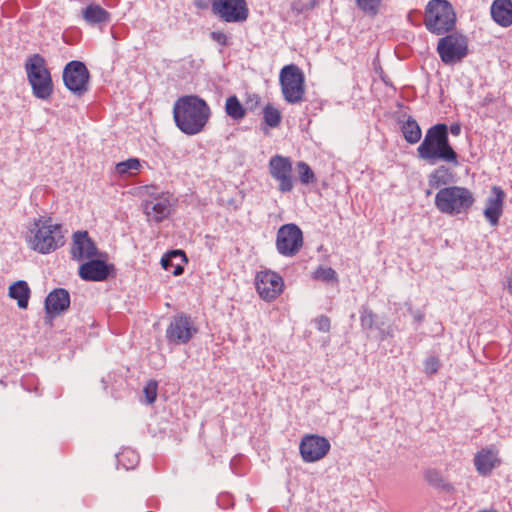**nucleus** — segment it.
Returning <instances> with one entry per match:
<instances>
[{"instance_id": "b1692460", "label": "nucleus", "mask_w": 512, "mask_h": 512, "mask_svg": "<svg viewBox=\"0 0 512 512\" xmlns=\"http://www.w3.org/2000/svg\"><path fill=\"white\" fill-rule=\"evenodd\" d=\"M186 262L187 258L183 251L173 250L162 257L161 265L166 271L178 276L183 273Z\"/></svg>"}, {"instance_id": "c85d7f7f", "label": "nucleus", "mask_w": 512, "mask_h": 512, "mask_svg": "<svg viewBox=\"0 0 512 512\" xmlns=\"http://www.w3.org/2000/svg\"><path fill=\"white\" fill-rule=\"evenodd\" d=\"M263 120L267 126L276 128L282 121V114L277 107L271 103H268L263 108Z\"/></svg>"}, {"instance_id": "4be33fe9", "label": "nucleus", "mask_w": 512, "mask_h": 512, "mask_svg": "<svg viewBox=\"0 0 512 512\" xmlns=\"http://www.w3.org/2000/svg\"><path fill=\"white\" fill-rule=\"evenodd\" d=\"M492 19L501 27L512 25V0H494L491 5Z\"/></svg>"}, {"instance_id": "c9c22d12", "label": "nucleus", "mask_w": 512, "mask_h": 512, "mask_svg": "<svg viewBox=\"0 0 512 512\" xmlns=\"http://www.w3.org/2000/svg\"><path fill=\"white\" fill-rule=\"evenodd\" d=\"M425 480L433 486H440L443 483V477L439 470L437 469H427L424 472Z\"/></svg>"}, {"instance_id": "6e6552de", "label": "nucleus", "mask_w": 512, "mask_h": 512, "mask_svg": "<svg viewBox=\"0 0 512 512\" xmlns=\"http://www.w3.org/2000/svg\"><path fill=\"white\" fill-rule=\"evenodd\" d=\"M153 186L145 187L148 198L143 202V212L149 222L161 223L172 213L176 200L168 192L149 193Z\"/></svg>"}, {"instance_id": "39448f33", "label": "nucleus", "mask_w": 512, "mask_h": 512, "mask_svg": "<svg viewBox=\"0 0 512 512\" xmlns=\"http://www.w3.org/2000/svg\"><path fill=\"white\" fill-rule=\"evenodd\" d=\"M424 24L428 31L442 35L452 31L456 24L453 6L446 0H431L425 8Z\"/></svg>"}, {"instance_id": "f257e3e1", "label": "nucleus", "mask_w": 512, "mask_h": 512, "mask_svg": "<svg viewBox=\"0 0 512 512\" xmlns=\"http://www.w3.org/2000/svg\"><path fill=\"white\" fill-rule=\"evenodd\" d=\"M211 117L208 103L197 95L179 97L173 106V118L177 128L186 135L201 133Z\"/></svg>"}, {"instance_id": "cd10ccee", "label": "nucleus", "mask_w": 512, "mask_h": 512, "mask_svg": "<svg viewBox=\"0 0 512 512\" xmlns=\"http://www.w3.org/2000/svg\"><path fill=\"white\" fill-rule=\"evenodd\" d=\"M402 133L408 143L415 144L421 139V129L412 117H408L402 125Z\"/></svg>"}, {"instance_id": "ddd939ff", "label": "nucleus", "mask_w": 512, "mask_h": 512, "mask_svg": "<svg viewBox=\"0 0 512 512\" xmlns=\"http://www.w3.org/2000/svg\"><path fill=\"white\" fill-rule=\"evenodd\" d=\"M197 331L198 329L191 317L181 313L171 319L166 329V338L172 344H186Z\"/></svg>"}, {"instance_id": "2f4dec72", "label": "nucleus", "mask_w": 512, "mask_h": 512, "mask_svg": "<svg viewBox=\"0 0 512 512\" xmlns=\"http://www.w3.org/2000/svg\"><path fill=\"white\" fill-rule=\"evenodd\" d=\"M297 170L302 184L308 185L316 182L315 174L307 163L303 161L298 162Z\"/></svg>"}, {"instance_id": "1a4fd4ad", "label": "nucleus", "mask_w": 512, "mask_h": 512, "mask_svg": "<svg viewBox=\"0 0 512 512\" xmlns=\"http://www.w3.org/2000/svg\"><path fill=\"white\" fill-rule=\"evenodd\" d=\"M90 73L84 63L71 61L63 70V81L68 90L77 96L88 91Z\"/></svg>"}, {"instance_id": "f8f14e48", "label": "nucleus", "mask_w": 512, "mask_h": 512, "mask_svg": "<svg viewBox=\"0 0 512 512\" xmlns=\"http://www.w3.org/2000/svg\"><path fill=\"white\" fill-rule=\"evenodd\" d=\"M331 449L327 438L317 434H306L299 444L301 458L306 463H314L327 456Z\"/></svg>"}, {"instance_id": "2eb2a0df", "label": "nucleus", "mask_w": 512, "mask_h": 512, "mask_svg": "<svg viewBox=\"0 0 512 512\" xmlns=\"http://www.w3.org/2000/svg\"><path fill=\"white\" fill-rule=\"evenodd\" d=\"M256 290L261 299L271 302L277 299L284 290V280L276 272L262 270L255 277Z\"/></svg>"}, {"instance_id": "c756f323", "label": "nucleus", "mask_w": 512, "mask_h": 512, "mask_svg": "<svg viewBox=\"0 0 512 512\" xmlns=\"http://www.w3.org/2000/svg\"><path fill=\"white\" fill-rule=\"evenodd\" d=\"M142 168V164L138 158H130L126 161L119 162L115 169L120 176H132L137 174Z\"/></svg>"}, {"instance_id": "9d476101", "label": "nucleus", "mask_w": 512, "mask_h": 512, "mask_svg": "<svg viewBox=\"0 0 512 512\" xmlns=\"http://www.w3.org/2000/svg\"><path fill=\"white\" fill-rule=\"evenodd\" d=\"M212 12L228 23L247 20L249 9L245 0H211Z\"/></svg>"}, {"instance_id": "7c9ffc66", "label": "nucleus", "mask_w": 512, "mask_h": 512, "mask_svg": "<svg viewBox=\"0 0 512 512\" xmlns=\"http://www.w3.org/2000/svg\"><path fill=\"white\" fill-rule=\"evenodd\" d=\"M118 463L125 469L134 468L139 462V455L132 449H123L117 456Z\"/></svg>"}, {"instance_id": "f704fd0d", "label": "nucleus", "mask_w": 512, "mask_h": 512, "mask_svg": "<svg viewBox=\"0 0 512 512\" xmlns=\"http://www.w3.org/2000/svg\"><path fill=\"white\" fill-rule=\"evenodd\" d=\"M440 367L441 362L436 356H430L424 362V372L429 376L438 373Z\"/></svg>"}, {"instance_id": "e433bc0d", "label": "nucleus", "mask_w": 512, "mask_h": 512, "mask_svg": "<svg viewBox=\"0 0 512 512\" xmlns=\"http://www.w3.org/2000/svg\"><path fill=\"white\" fill-rule=\"evenodd\" d=\"M157 390H158V384L154 380L149 381L145 385L143 392L145 394L147 404H152L155 402V400L157 398Z\"/></svg>"}, {"instance_id": "412c9836", "label": "nucleus", "mask_w": 512, "mask_h": 512, "mask_svg": "<svg viewBox=\"0 0 512 512\" xmlns=\"http://www.w3.org/2000/svg\"><path fill=\"white\" fill-rule=\"evenodd\" d=\"M70 306V295L65 289H55L48 294L45 300V309L48 314L56 315L67 310Z\"/></svg>"}, {"instance_id": "4468645a", "label": "nucleus", "mask_w": 512, "mask_h": 512, "mask_svg": "<svg viewBox=\"0 0 512 512\" xmlns=\"http://www.w3.org/2000/svg\"><path fill=\"white\" fill-rule=\"evenodd\" d=\"M437 52L445 64H455L467 55V40L463 36L447 35L439 40Z\"/></svg>"}, {"instance_id": "423d86ee", "label": "nucleus", "mask_w": 512, "mask_h": 512, "mask_svg": "<svg viewBox=\"0 0 512 512\" xmlns=\"http://www.w3.org/2000/svg\"><path fill=\"white\" fill-rule=\"evenodd\" d=\"M25 69L33 95L38 99H49L53 94V81L45 59L39 54L30 56Z\"/></svg>"}, {"instance_id": "393cba45", "label": "nucleus", "mask_w": 512, "mask_h": 512, "mask_svg": "<svg viewBox=\"0 0 512 512\" xmlns=\"http://www.w3.org/2000/svg\"><path fill=\"white\" fill-rule=\"evenodd\" d=\"M455 182V173L448 167L441 165L428 176L429 186L432 188L446 187Z\"/></svg>"}, {"instance_id": "58836bf2", "label": "nucleus", "mask_w": 512, "mask_h": 512, "mask_svg": "<svg viewBox=\"0 0 512 512\" xmlns=\"http://www.w3.org/2000/svg\"><path fill=\"white\" fill-rule=\"evenodd\" d=\"M261 98L258 94H251L248 96L246 104L247 110L254 111L260 106Z\"/></svg>"}, {"instance_id": "f3484780", "label": "nucleus", "mask_w": 512, "mask_h": 512, "mask_svg": "<svg viewBox=\"0 0 512 512\" xmlns=\"http://www.w3.org/2000/svg\"><path fill=\"white\" fill-rule=\"evenodd\" d=\"M71 255L72 258L77 261L107 256L106 254L99 253L94 241L89 237L87 231H77L73 234Z\"/></svg>"}, {"instance_id": "7ed1b4c3", "label": "nucleus", "mask_w": 512, "mask_h": 512, "mask_svg": "<svg viewBox=\"0 0 512 512\" xmlns=\"http://www.w3.org/2000/svg\"><path fill=\"white\" fill-rule=\"evenodd\" d=\"M417 152L421 159L432 163L441 160L454 166L459 164L458 155L449 143L446 124H436L428 129Z\"/></svg>"}, {"instance_id": "9b49d317", "label": "nucleus", "mask_w": 512, "mask_h": 512, "mask_svg": "<svg viewBox=\"0 0 512 512\" xmlns=\"http://www.w3.org/2000/svg\"><path fill=\"white\" fill-rule=\"evenodd\" d=\"M303 246V234L295 224H285L277 232L276 248L279 254L295 256Z\"/></svg>"}, {"instance_id": "37998d69", "label": "nucleus", "mask_w": 512, "mask_h": 512, "mask_svg": "<svg viewBox=\"0 0 512 512\" xmlns=\"http://www.w3.org/2000/svg\"><path fill=\"white\" fill-rule=\"evenodd\" d=\"M508 288H509L510 292L512 293V275L508 279Z\"/></svg>"}, {"instance_id": "79ce46f5", "label": "nucleus", "mask_w": 512, "mask_h": 512, "mask_svg": "<svg viewBox=\"0 0 512 512\" xmlns=\"http://www.w3.org/2000/svg\"><path fill=\"white\" fill-rule=\"evenodd\" d=\"M415 13H416L415 11H410V12L408 13V16H407L408 20H409L412 24L414 23V22H413V20H414L413 15H414Z\"/></svg>"}, {"instance_id": "a211bd4d", "label": "nucleus", "mask_w": 512, "mask_h": 512, "mask_svg": "<svg viewBox=\"0 0 512 512\" xmlns=\"http://www.w3.org/2000/svg\"><path fill=\"white\" fill-rule=\"evenodd\" d=\"M473 463L479 475L488 477L492 474L493 470L501 466L502 460L499 450L494 445H490L477 451L474 455Z\"/></svg>"}, {"instance_id": "a19ab883", "label": "nucleus", "mask_w": 512, "mask_h": 512, "mask_svg": "<svg viewBox=\"0 0 512 512\" xmlns=\"http://www.w3.org/2000/svg\"><path fill=\"white\" fill-rule=\"evenodd\" d=\"M461 128L458 124L451 125L450 132L454 136H458L460 134Z\"/></svg>"}, {"instance_id": "473e14b6", "label": "nucleus", "mask_w": 512, "mask_h": 512, "mask_svg": "<svg viewBox=\"0 0 512 512\" xmlns=\"http://www.w3.org/2000/svg\"><path fill=\"white\" fill-rule=\"evenodd\" d=\"M382 0H356L358 8L365 14L375 16L379 12Z\"/></svg>"}, {"instance_id": "f03ea898", "label": "nucleus", "mask_w": 512, "mask_h": 512, "mask_svg": "<svg viewBox=\"0 0 512 512\" xmlns=\"http://www.w3.org/2000/svg\"><path fill=\"white\" fill-rule=\"evenodd\" d=\"M25 239L29 247L40 254L54 252L65 243L62 226L47 216H39L28 223Z\"/></svg>"}, {"instance_id": "c03bdc74", "label": "nucleus", "mask_w": 512, "mask_h": 512, "mask_svg": "<svg viewBox=\"0 0 512 512\" xmlns=\"http://www.w3.org/2000/svg\"><path fill=\"white\" fill-rule=\"evenodd\" d=\"M479 512H498V511H496V510H481Z\"/></svg>"}, {"instance_id": "72a5a7b5", "label": "nucleus", "mask_w": 512, "mask_h": 512, "mask_svg": "<svg viewBox=\"0 0 512 512\" xmlns=\"http://www.w3.org/2000/svg\"><path fill=\"white\" fill-rule=\"evenodd\" d=\"M314 279L324 282H338L337 273L331 267H318L314 272Z\"/></svg>"}, {"instance_id": "a878e982", "label": "nucleus", "mask_w": 512, "mask_h": 512, "mask_svg": "<svg viewBox=\"0 0 512 512\" xmlns=\"http://www.w3.org/2000/svg\"><path fill=\"white\" fill-rule=\"evenodd\" d=\"M31 290L27 282L19 280L9 287V297L17 300L18 307L26 309L30 299Z\"/></svg>"}, {"instance_id": "6ab92c4d", "label": "nucleus", "mask_w": 512, "mask_h": 512, "mask_svg": "<svg viewBox=\"0 0 512 512\" xmlns=\"http://www.w3.org/2000/svg\"><path fill=\"white\" fill-rule=\"evenodd\" d=\"M114 270L104 259H90L79 267V276L86 281H104Z\"/></svg>"}, {"instance_id": "5701e85b", "label": "nucleus", "mask_w": 512, "mask_h": 512, "mask_svg": "<svg viewBox=\"0 0 512 512\" xmlns=\"http://www.w3.org/2000/svg\"><path fill=\"white\" fill-rule=\"evenodd\" d=\"M82 17L89 25H106L111 21L110 13L95 3L89 4L82 10Z\"/></svg>"}, {"instance_id": "4c0bfd02", "label": "nucleus", "mask_w": 512, "mask_h": 512, "mask_svg": "<svg viewBox=\"0 0 512 512\" xmlns=\"http://www.w3.org/2000/svg\"><path fill=\"white\" fill-rule=\"evenodd\" d=\"M316 327L321 332H329L330 319L327 316L321 315L315 319Z\"/></svg>"}, {"instance_id": "aec40b11", "label": "nucleus", "mask_w": 512, "mask_h": 512, "mask_svg": "<svg viewBox=\"0 0 512 512\" xmlns=\"http://www.w3.org/2000/svg\"><path fill=\"white\" fill-rule=\"evenodd\" d=\"M505 193L499 186H493L491 196L486 200L484 216L492 226H496L503 213Z\"/></svg>"}, {"instance_id": "20e7f679", "label": "nucleus", "mask_w": 512, "mask_h": 512, "mask_svg": "<svg viewBox=\"0 0 512 512\" xmlns=\"http://www.w3.org/2000/svg\"><path fill=\"white\" fill-rule=\"evenodd\" d=\"M475 203L471 190L462 186L441 188L435 196V206L443 214L456 216L467 214Z\"/></svg>"}, {"instance_id": "0eeeda50", "label": "nucleus", "mask_w": 512, "mask_h": 512, "mask_svg": "<svg viewBox=\"0 0 512 512\" xmlns=\"http://www.w3.org/2000/svg\"><path fill=\"white\" fill-rule=\"evenodd\" d=\"M281 91L286 102L297 104L303 101L305 94V77L295 64L284 66L279 75Z\"/></svg>"}, {"instance_id": "ea45409f", "label": "nucleus", "mask_w": 512, "mask_h": 512, "mask_svg": "<svg viewBox=\"0 0 512 512\" xmlns=\"http://www.w3.org/2000/svg\"><path fill=\"white\" fill-rule=\"evenodd\" d=\"M211 38L221 45H227L228 38L226 34L221 31H213L211 33Z\"/></svg>"}, {"instance_id": "dca6fc26", "label": "nucleus", "mask_w": 512, "mask_h": 512, "mask_svg": "<svg viewBox=\"0 0 512 512\" xmlns=\"http://www.w3.org/2000/svg\"><path fill=\"white\" fill-rule=\"evenodd\" d=\"M269 172L278 182V189L282 193L291 192L294 187L292 176V161L289 157L275 155L269 160Z\"/></svg>"}, {"instance_id": "bb28decb", "label": "nucleus", "mask_w": 512, "mask_h": 512, "mask_svg": "<svg viewBox=\"0 0 512 512\" xmlns=\"http://www.w3.org/2000/svg\"><path fill=\"white\" fill-rule=\"evenodd\" d=\"M224 110L226 115L236 122L242 121L247 114V109L236 95H231L226 99Z\"/></svg>"}]
</instances>
